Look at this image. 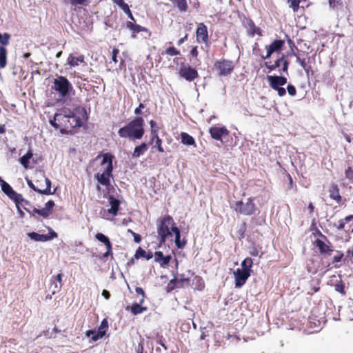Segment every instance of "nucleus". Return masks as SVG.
I'll use <instances>...</instances> for the list:
<instances>
[{"instance_id":"32","label":"nucleus","mask_w":353,"mask_h":353,"mask_svg":"<svg viewBox=\"0 0 353 353\" xmlns=\"http://www.w3.org/2000/svg\"><path fill=\"white\" fill-rule=\"evenodd\" d=\"M60 116L61 113H56L52 119H50L49 122L52 126H53L57 130H59L62 133V127L61 123H60Z\"/></svg>"},{"instance_id":"38","label":"nucleus","mask_w":353,"mask_h":353,"mask_svg":"<svg viewBox=\"0 0 353 353\" xmlns=\"http://www.w3.org/2000/svg\"><path fill=\"white\" fill-rule=\"evenodd\" d=\"M154 143V148H157L158 152L161 153L164 152V149L162 146L163 141L160 137L155 139L154 140H150L149 142L150 145H152Z\"/></svg>"},{"instance_id":"24","label":"nucleus","mask_w":353,"mask_h":353,"mask_svg":"<svg viewBox=\"0 0 353 353\" xmlns=\"http://www.w3.org/2000/svg\"><path fill=\"white\" fill-rule=\"evenodd\" d=\"M180 137L181 143L182 144L188 146H194V148L196 147V141L194 137L190 135L188 133L183 132L180 134Z\"/></svg>"},{"instance_id":"49","label":"nucleus","mask_w":353,"mask_h":353,"mask_svg":"<svg viewBox=\"0 0 353 353\" xmlns=\"http://www.w3.org/2000/svg\"><path fill=\"white\" fill-rule=\"evenodd\" d=\"M108 327V322L106 319H104L102 320L101 325L98 329V332H101L103 334V336H105L106 330Z\"/></svg>"},{"instance_id":"8","label":"nucleus","mask_w":353,"mask_h":353,"mask_svg":"<svg viewBox=\"0 0 353 353\" xmlns=\"http://www.w3.org/2000/svg\"><path fill=\"white\" fill-rule=\"evenodd\" d=\"M54 206L55 203L54 201L49 200L45 204V207L42 209H37L34 207H32V210H30L24 207V210L37 219H39L40 218L48 219L52 213Z\"/></svg>"},{"instance_id":"23","label":"nucleus","mask_w":353,"mask_h":353,"mask_svg":"<svg viewBox=\"0 0 353 353\" xmlns=\"http://www.w3.org/2000/svg\"><path fill=\"white\" fill-rule=\"evenodd\" d=\"M143 304L140 303V301H139V303H133L130 307L128 306L126 310H130L133 315L141 314L148 310V307L143 306Z\"/></svg>"},{"instance_id":"42","label":"nucleus","mask_w":353,"mask_h":353,"mask_svg":"<svg viewBox=\"0 0 353 353\" xmlns=\"http://www.w3.org/2000/svg\"><path fill=\"white\" fill-rule=\"evenodd\" d=\"M10 39V34L5 32L3 34L0 33V43L1 44L0 46H6L9 44Z\"/></svg>"},{"instance_id":"6","label":"nucleus","mask_w":353,"mask_h":353,"mask_svg":"<svg viewBox=\"0 0 353 353\" xmlns=\"http://www.w3.org/2000/svg\"><path fill=\"white\" fill-rule=\"evenodd\" d=\"M254 198L250 197L245 203L242 201H236L232 208L236 214L245 216H251L254 214L256 210V206L254 202Z\"/></svg>"},{"instance_id":"5","label":"nucleus","mask_w":353,"mask_h":353,"mask_svg":"<svg viewBox=\"0 0 353 353\" xmlns=\"http://www.w3.org/2000/svg\"><path fill=\"white\" fill-rule=\"evenodd\" d=\"M60 123L62 127V133H67L72 129L81 125V120L77 117L74 112L68 110V113L61 114L60 116Z\"/></svg>"},{"instance_id":"33","label":"nucleus","mask_w":353,"mask_h":353,"mask_svg":"<svg viewBox=\"0 0 353 353\" xmlns=\"http://www.w3.org/2000/svg\"><path fill=\"white\" fill-rule=\"evenodd\" d=\"M28 236L35 241L39 242H46L48 241V237H47V234H40L35 232H32L28 234Z\"/></svg>"},{"instance_id":"27","label":"nucleus","mask_w":353,"mask_h":353,"mask_svg":"<svg viewBox=\"0 0 353 353\" xmlns=\"http://www.w3.org/2000/svg\"><path fill=\"white\" fill-rule=\"evenodd\" d=\"M172 5L181 12H186L188 10V5L186 0H170Z\"/></svg>"},{"instance_id":"30","label":"nucleus","mask_w":353,"mask_h":353,"mask_svg":"<svg viewBox=\"0 0 353 353\" xmlns=\"http://www.w3.org/2000/svg\"><path fill=\"white\" fill-rule=\"evenodd\" d=\"M84 59L85 57L83 54H81L79 57H74L72 54H70L68 57V63L71 67H75L79 65V63H83Z\"/></svg>"},{"instance_id":"59","label":"nucleus","mask_w":353,"mask_h":353,"mask_svg":"<svg viewBox=\"0 0 353 353\" xmlns=\"http://www.w3.org/2000/svg\"><path fill=\"white\" fill-rule=\"evenodd\" d=\"M177 283L179 285L182 284L183 287L184 286V283L189 284L190 283V279L184 277L183 274H181L179 279H177Z\"/></svg>"},{"instance_id":"13","label":"nucleus","mask_w":353,"mask_h":353,"mask_svg":"<svg viewBox=\"0 0 353 353\" xmlns=\"http://www.w3.org/2000/svg\"><path fill=\"white\" fill-rule=\"evenodd\" d=\"M285 45L284 40L282 39H275L272 43L270 45L265 46V49L267 50L266 55H261V57L262 59L265 60L271 57V55L274 52H280Z\"/></svg>"},{"instance_id":"47","label":"nucleus","mask_w":353,"mask_h":353,"mask_svg":"<svg viewBox=\"0 0 353 353\" xmlns=\"http://www.w3.org/2000/svg\"><path fill=\"white\" fill-rule=\"evenodd\" d=\"M1 186L3 192L7 195H9L13 191L12 188L4 181H1Z\"/></svg>"},{"instance_id":"21","label":"nucleus","mask_w":353,"mask_h":353,"mask_svg":"<svg viewBox=\"0 0 353 353\" xmlns=\"http://www.w3.org/2000/svg\"><path fill=\"white\" fill-rule=\"evenodd\" d=\"M108 201L110 205V208L108 209V212L109 214L115 216L118 214L119 210L120 209L121 202L119 199H116L113 196H109Z\"/></svg>"},{"instance_id":"9","label":"nucleus","mask_w":353,"mask_h":353,"mask_svg":"<svg viewBox=\"0 0 353 353\" xmlns=\"http://www.w3.org/2000/svg\"><path fill=\"white\" fill-rule=\"evenodd\" d=\"M318 234L319 236L327 241V243L323 240L318 239L314 242V245L318 248L320 254L323 255L325 257L331 256L334 251L332 243L320 230H318Z\"/></svg>"},{"instance_id":"40","label":"nucleus","mask_w":353,"mask_h":353,"mask_svg":"<svg viewBox=\"0 0 353 353\" xmlns=\"http://www.w3.org/2000/svg\"><path fill=\"white\" fill-rule=\"evenodd\" d=\"M344 257V254L341 251H336V254L332 258V264L334 268H339L340 266L337 265L339 262H341Z\"/></svg>"},{"instance_id":"11","label":"nucleus","mask_w":353,"mask_h":353,"mask_svg":"<svg viewBox=\"0 0 353 353\" xmlns=\"http://www.w3.org/2000/svg\"><path fill=\"white\" fill-rule=\"evenodd\" d=\"M196 41L199 44H204L209 47L210 45V37L208 33L207 26L201 22L198 23L196 30Z\"/></svg>"},{"instance_id":"7","label":"nucleus","mask_w":353,"mask_h":353,"mask_svg":"<svg viewBox=\"0 0 353 353\" xmlns=\"http://www.w3.org/2000/svg\"><path fill=\"white\" fill-rule=\"evenodd\" d=\"M52 89L58 92L62 98H65L72 91V85L66 77L59 76L54 79Z\"/></svg>"},{"instance_id":"4","label":"nucleus","mask_w":353,"mask_h":353,"mask_svg":"<svg viewBox=\"0 0 353 353\" xmlns=\"http://www.w3.org/2000/svg\"><path fill=\"white\" fill-rule=\"evenodd\" d=\"M33 179L32 181L26 178V181L28 186L34 191L45 195L54 194L55 190L51 191V181L46 176L44 171L37 170L34 173Z\"/></svg>"},{"instance_id":"19","label":"nucleus","mask_w":353,"mask_h":353,"mask_svg":"<svg viewBox=\"0 0 353 353\" xmlns=\"http://www.w3.org/2000/svg\"><path fill=\"white\" fill-rule=\"evenodd\" d=\"M245 26L248 32V34L250 36L254 37L255 34H257L259 36L262 35L261 28L256 26L254 22L251 19H245Z\"/></svg>"},{"instance_id":"1","label":"nucleus","mask_w":353,"mask_h":353,"mask_svg":"<svg viewBox=\"0 0 353 353\" xmlns=\"http://www.w3.org/2000/svg\"><path fill=\"white\" fill-rule=\"evenodd\" d=\"M101 157H102V160L96 168L97 172L94 174V177L97 181L96 188L98 192L101 191V185L105 188L103 191L105 196L110 194L111 190H114L111 183V181L114 179L112 174L114 156L110 152L103 153L101 152L97 156L95 160H98Z\"/></svg>"},{"instance_id":"52","label":"nucleus","mask_w":353,"mask_h":353,"mask_svg":"<svg viewBox=\"0 0 353 353\" xmlns=\"http://www.w3.org/2000/svg\"><path fill=\"white\" fill-rule=\"evenodd\" d=\"M290 7L293 10L294 12H297L299 9V3L301 0H291Z\"/></svg>"},{"instance_id":"15","label":"nucleus","mask_w":353,"mask_h":353,"mask_svg":"<svg viewBox=\"0 0 353 353\" xmlns=\"http://www.w3.org/2000/svg\"><path fill=\"white\" fill-rule=\"evenodd\" d=\"M234 281H235V287L241 288L242 287L248 280V279L250 276L251 274L248 271L241 270L240 268H238L234 272Z\"/></svg>"},{"instance_id":"53","label":"nucleus","mask_w":353,"mask_h":353,"mask_svg":"<svg viewBox=\"0 0 353 353\" xmlns=\"http://www.w3.org/2000/svg\"><path fill=\"white\" fill-rule=\"evenodd\" d=\"M61 286H62V284H59L58 285L57 282L55 280H54L53 279H52L50 288H53V289L52 290V293L53 294H55L57 291H59L61 288Z\"/></svg>"},{"instance_id":"37","label":"nucleus","mask_w":353,"mask_h":353,"mask_svg":"<svg viewBox=\"0 0 353 353\" xmlns=\"http://www.w3.org/2000/svg\"><path fill=\"white\" fill-rule=\"evenodd\" d=\"M85 335L88 337H90V336H92V340L93 341H97L99 339H100L104 336L103 334L101 332L97 331L96 332L94 330H91L86 331Z\"/></svg>"},{"instance_id":"45","label":"nucleus","mask_w":353,"mask_h":353,"mask_svg":"<svg viewBox=\"0 0 353 353\" xmlns=\"http://www.w3.org/2000/svg\"><path fill=\"white\" fill-rule=\"evenodd\" d=\"M343 261L347 264H353V250H347L345 256L343 257Z\"/></svg>"},{"instance_id":"16","label":"nucleus","mask_w":353,"mask_h":353,"mask_svg":"<svg viewBox=\"0 0 353 353\" xmlns=\"http://www.w3.org/2000/svg\"><path fill=\"white\" fill-rule=\"evenodd\" d=\"M270 86L273 90L283 86L287 83V78L283 76L269 75L267 77Z\"/></svg>"},{"instance_id":"28","label":"nucleus","mask_w":353,"mask_h":353,"mask_svg":"<svg viewBox=\"0 0 353 353\" xmlns=\"http://www.w3.org/2000/svg\"><path fill=\"white\" fill-rule=\"evenodd\" d=\"M249 254L252 256L262 257L263 252H262V246L255 243H252L249 248Z\"/></svg>"},{"instance_id":"46","label":"nucleus","mask_w":353,"mask_h":353,"mask_svg":"<svg viewBox=\"0 0 353 353\" xmlns=\"http://www.w3.org/2000/svg\"><path fill=\"white\" fill-rule=\"evenodd\" d=\"M353 219V215H349L346 216L344 219H341L339 221V225L337 226L338 230H343L345 228V225L347 221H350Z\"/></svg>"},{"instance_id":"54","label":"nucleus","mask_w":353,"mask_h":353,"mask_svg":"<svg viewBox=\"0 0 353 353\" xmlns=\"http://www.w3.org/2000/svg\"><path fill=\"white\" fill-rule=\"evenodd\" d=\"M282 68L280 70V73H286L288 74L289 61L283 58V61H281Z\"/></svg>"},{"instance_id":"29","label":"nucleus","mask_w":353,"mask_h":353,"mask_svg":"<svg viewBox=\"0 0 353 353\" xmlns=\"http://www.w3.org/2000/svg\"><path fill=\"white\" fill-rule=\"evenodd\" d=\"M10 199L14 201L16 205H21L22 203L29 204V201L24 199L23 196L20 194L17 193L15 191H12L9 195H8Z\"/></svg>"},{"instance_id":"50","label":"nucleus","mask_w":353,"mask_h":353,"mask_svg":"<svg viewBox=\"0 0 353 353\" xmlns=\"http://www.w3.org/2000/svg\"><path fill=\"white\" fill-rule=\"evenodd\" d=\"M135 292L137 294H140L141 298L139 299L140 303H143L145 298V293L143 289L141 287H136Z\"/></svg>"},{"instance_id":"64","label":"nucleus","mask_w":353,"mask_h":353,"mask_svg":"<svg viewBox=\"0 0 353 353\" xmlns=\"http://www.w3.org/2000/svg\"><path fill=\"white\" fill-rule=\"evenodd\" d=\"M145 108V105L141 103H139V106L134 110V114L136 115H140L142 114V109H144Z\"/></svg>"},{"instance_id":"14","label":"nucleus","mask_w":353,"mask_h":353,"mask_svg":"<svg viewBox=\"0 0 353 353\" xmlns=\"http://www.w3.org/2000/svg\"><path fill=\"white\" fill-rule=\"evenodd\" d=\"M209 133L212 139L221 141L222 137L228 136L230 132L225 126H212L209 129Z\"/></svg>"},{"instance_id":"18","label":"nucleus","mask_w":353,"mask_h":353,"mask_svg":"<svg viewBox=\"0 0 353 353\" xmlns=\"http://www.w3.org/2000/svg\"><path fill=\"white\" fill-rule=\"evenodd\" d=\"M330 285L334 287V290L341 294L343 296L346 294V291L345 290V284L342 281L341 276H335L333 275L331 276L330 280Z\"/></svg>"},{"instance_id":"57","label":"nucleus","mask_w":353,"mask_h":353,"mask_svg":"<svg viewBox=\"0 0 353 353\" xmlns=\"http://www.w3.org/2000/svg\"><path fill=\"white\" fill-rule=\"evenodd\" d=\"M330 8H334L342 5V0H328Z\"/></svg>"},{"instance_id":"10","label":"nucleus","mask_w":353,"mask_h":353,"mask_svg":"<svg viewBox=\"0 0 353 353\" xmlns=\"http://www.w3.org/2000/svg\"><path fill=\"white\" fill-rule=\"evenodd\" d=\"M214 68L219 76H228L234 70V65L233 61L223 59L216 61L214 64Z\"/></svg>"},{"instance_id":"2","label":"nucleus","mask_w":353,"mask_h":353,"mask_svg":"<svg viewBox=\"0 0 353 353\" xmlns=\"http://www.w3.org/2000/svg\"><path fill=\"white\" fill-rule=\"evenodd\" d=\"M157 229L159 238V246L165 244L167 239L172 236V233L175 236V244L177 248L182 249L186 244V241L181 240L180 230L176 225L172 216L165 214L158 219L157 221Z\"/></svg>"},{"instance_id":"34","label":"nucleus","mask_w":353,"mask_h":353,"mask_svg":"<svg viewBox=\"0 0 353 353\" xmlns=\"http://www.w3.org/2000/svg\"><path fill=\"white\" fill-rule=\"evenodd\" d=\"M252 266L253 260L250 257H247L241 262V268L240 270L248 271L251 274L252 272Z\"/></svg>"},{"instance_id":"25","label":"nucleus","mask_w":353,"mask_h":353,"mask_svg":"<svg viewBox=\"0 0 353 353\" xmlns=\"http://www.w3.org/2000/svg\"><path fill=\"white\" fill-rule=\"evenodd\" d=\"M126 28L132 30L134 34L139 33L141 32H148V28H146L145 27L141 26L138 24H134L132 21H127ZM132 37L133 38H135L136 34H132Z\"/></svg>"},{"instance_id":"36","label":"nucleus","mask_w":353,"mask_h":353,"mask_svg":"<svg viewBox=\"0 0 353 353\" xmlns=\"http://www.w3.org/2000/svg\"><path fill=\"white\" fill-rule=\"evenodd\" d=\"M33 153L28 150L27 153L20 159L21 164L26 169L29 167L30 159L32 157Z\"/></svg>"},{"instance_id":"31","label":"nucleus","mask_w":353,"mask_h":353,"mask_svg":"<svg viewBox=\"0 0 353 353\" xmlns=\"http://www.w3.org/2000/svg\"><path fill=\"white\" fill-rule=\"evenodd\" d=\"M285 56L282 54V55L278 58L274 63H272L271 61H267L265 63L264 65L266 68H268L270 71L274 70L276 68H279L281 65V61H283V58H285Z\"/></svg>"},{"instance_id":"63","label":"nucleus","mask_w":353,"mask_h":353,"mask_svg":"<svg viewBox=\"0 0 353 353\" xmlns=\"http://www.w3.org/2000/svg\"><path fill=\"white\" fill-rule=\"evenodd\" d=\"M47 237L49 238L48 241L52 240L57 237V233L52 230L51 228H49V234H47Z\"/></svg>"},{"instance_id":"17","label":"nucleus","mask_w":353,"mask_h":353,"mask_svg":"<svg viewBox=\"0 0 353 353\" xmlns=\"http://www.w3.org/2000/svg\"><path fill=\"white\" fill-rule=\"evenodd\" d=\"M95 238L97 240L103 243L105 245L107 250L103 254V257L107 258L110 255L112 256V245L108 237L103 234L99 232L95 235Z\"/></svg>"},{"instance_id":"56","label":"nucleus","mask_w":353,"mask_h":353,"mask_svg":"<svg viewBox=\"0 0 353 353\" xmlns=\"http://www.w3.org/2000/svg\"><path fill=\"white\" fill-rule=\"evenodd\" d=\"M189 55L192 57L194 58L195 59H198L199 56V51H198V47L196 46H193L192 49L190 51Z\"/></svg>"},{"instance_id":"44","label":"nucleus","mask_w":353,"mask_h":353,"mask_svg":"<svg viewBox=\"0 0 353 353\" xmlns=\"http://www.w3.org/2000/svg\"><path fill=\"white\" fill-rule=\"evenodd\" d=\"M246 228H247L246 223L243 222L241 224L239 230L237 231V235H238V238L239 240H242L243 239L245 238Z\"/></svg>"},{"instance_id":"48","label":"nucleus","mask_w":353,"mask_h":353,"mask_svg":"<svg viewBox=\"0 0 353 353\" xmlns=\"http://www.w3.org/2000/svg\"><path fill=\"white\" fill-rule=\"evenodd\" d=\"M113 3L119 6L125 12V11H129V6L127 3H125L124 0H112Z\"/></svg>"},{"instance_id":"41","label":"nucleus","mask_w":353,"mask_h":353,"mask_svg":"<svg viewBox=\"0 0 353 353\" xmlns=\"http://www.w3.org/2000/svg\"><path fill=\"white\" fill-rule=\"evenodd\" d=\"M178 281L177 279L174 278L169 281L167 285V292H171L172 290H174L176 288H183V285L180 284L179 285L177 283Z\"/></svg>"},{"instance_id":"20","label":"nucleus","mask_w":353,"mask_h":353,"mask_svg":"<svg viewBox=\"0 0 353 353\" xmlns=\"http://www.w3.org/2000/svg\"><path fill=\"white\" fill-rule=\"evenodd\" d=\"M154 261L159 263L161 267L164 268L168 265L171 259V255L164 256L161 251H157L154 254Z\"/></svg>"},{"instance_id":"12","label":"nucleus","mask_w":353,"mask_h":353,"mask_svg":"<svg viewBox=\"0 0 353 353\" xmlns=\"http://www.w3.org/2000/svg\"><path fill=\"white\" fill-rule=\"evenodd\" d=\"M179 74L181 77L188 81H192L199 77L198 71L188 64L182 63L179 68Z\"/></svg>"},{"instance_id":"39","label":"nucleus","mask_w":353,"mask_h":353,"mask_svg":"<svg viewBox=\"0 0 353 353\" xmlns=\"http://www.w3.org/2000/svg\"><path fill=\"white\" fill-rule=\"evenodd\" d=\"M162 54L174 57L180 55L181 52L180 50L176 49L174 46H170L162 52Z\"/></svg>"},{"instance_id":"51","label":"nucleus","mask_w":353,"mask_h":353,"mask_svg":"<svg viewBox=\"0 0 353 353\" xmlns=\"http://www.w3.org/2000/svg\"><path fill=\"white\" fill-rule=\"evenodd\" d=\"M72 6L82 5L87 6L90 3L89 0H69Z\"/></svg>"},{"instance_id":"60","label":"nucleus","mask_w":353,"mask_h":353,"mask_svg":"<svg viewBox=\"0 0 353 353\" xmlns=\"http://www.w3.org/2000/svg\"><path fill=\"white\" fill-rule=\"evenodd\" d=\"M145 253H146V252L143 249H142L141 247H139L136 251L134 257L136 259H139L140 257L144 258Z\"/></svg>"},{"instance_id":"58","label":"nucleus","mask_w":353,"mask_h":353,"mask_svg":"<svg viewBox=\"0 0 353 353\" xmlns=\"http://www.w3.org/2000/svg\"><path fill=\"white\" fill-rule=\"evenodd\" d=\"M287 90L288 94L292 97H294L296 94V89L295 86L292 84H289L287 86Z\"/></svg>"},{"instance_id":"62","label":"nucleus","mask_w":353,"mask_h":353,"mask_svg":"<svg viewBox=\"0 0 353 353\" xmlns=\"http://www.w3.org/2000/svg\"><path fill=\"white\" fill-rule=\"evenodd\" d=\"M274 90H276L278 93V95L279 97H283L286 94V90L281 87H279L278 88L274 89Z\"/></svg>"},{"instance_id":"55","label":"nucleus","mask_w":353,"mask_h":353,"mask_svg":"<svg viewBox=\"0 0 353 353\" xmlns=\"http://www.w3.org/2000/svg\"><path fill=\"white\" fill-rule=\"evenodd\" d=\"M345 178L347 179L348 180H350V181L353 180V169L350 166H348L345 169Z\"/></svg>"},{"instance_id":"3","label":"nucleus","mask_w":353,"mask_h":353,"mask_svg":"<svg viewBox=\"0 0 353 353\" xmlns=\"http://www.w3.org/2000/svg\"><path fill=\"white\" fill-rule=\"evenodd\" d=\"M145 121L143 117H136L125 125L121 128L118 134L121 138L132 140L141 139L145 134Z\"/></svg>"},{"instance_id":"43","label":"nucleus","mask_w":353,"mask_h":353,"mask_svg":"<svg viewBox=\"0 0 353 353\" xmlns=\"http://www.w3.org/2000/svg\"><path fill=\"white\" fill-rule=\"evenodd\" d=\"M194 282H196V290H202L204 288L205 284L202 278L200 276H196L194 279Z\"/></svg>"},{"instance_id":"35","label":"nucleus","mask_w":353,"mask_h":353,"mask_svg":"<svg viewBox=\"0 0 353 353\" xmlns=\"http://www.w3.org/2000/svg\"><path fill=\"white\" fill-rule=\"evenodd\" d=\"M7 50L3 46H0V68H4L7 65Z\"/></svg>"},{"instance_id":"61","label":"nucleus","mask_w":353,"mask_h":353,"mask_svg":"<svg viewBox=\"0 0 353 353\" xmlns=\"http://www.w3.org/2000/svg\"><path fill=\"white\" fill-rule=\"evenodd\" d=\"M128 232H130L132 234V236H134V242L139 243L141 241V236L140 234L135 233L134 232H133L131 230H128Z\"/></svg>"},{"instance_id":"22","label":"nucleus","mask_w":353,"mask_h":353,"mask_svg":"<svg viewBox=\"0 0 353 353\" xmlns=\"http://www.w3.org/2000/svg\"><path fill=\"white\" fill-rule=\"evenodd\" d=\"M329 194L331 199L336 201L337 203H341L342 197L339 192V188L335 183H332L329 188Z\"/></svg>"},{"instance_id":"26","label":"nucleus","mask_w":353,"mask_h":353,"mask_svg":"<svg viewBox=\"0 0 353 353\" xmlns=\"http://www.w3.org/2000/svg\"><path fill=\"white\" fill-rule=\"evenodd\" d=\"M148 149V145L146 143L143 142L140 145H137L132 154V158L137 159L143 155Z\"/></svg>"}]
</instances>
